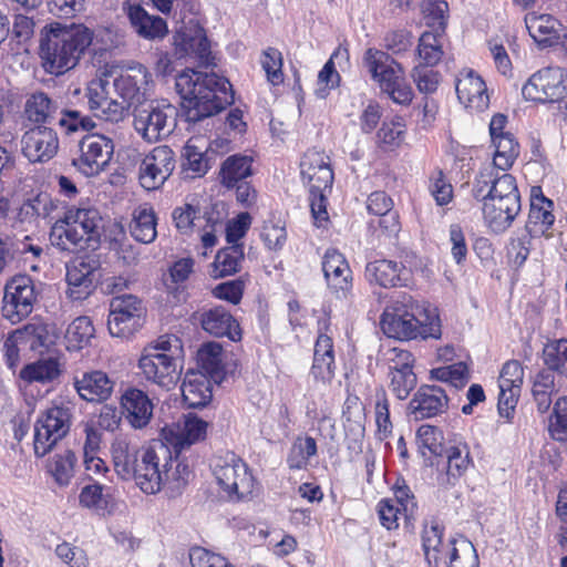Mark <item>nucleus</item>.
I'll use <instances>...</instances> for the list:
<instances>
[{"mask_svg": "<svg viewBox=\"0 0 567 567\" xmlns=\"http://www.w3.org/2000/svg\"><path fill=\"white\" fill-rule=\"evenodd\" d=\"M59 365L55 360L49 359L27 364L20 371V378L29 383L50 382L59 375Z\"/></svg>", "mask_w": 567, "mask_h": 567, "instance_id": "obj_52", "label": "nucleus"}, {"mask_svg": "<svg viewBox=\"0 0 567 567\" xmlns=\"http://www.w3.org/2000/svg\"><path fill=\"white\" fill-rule=\"evenodd\" d=\"M372 80L380 86L381 93L400 105H409L413 99L411 83L399 73H371Z\"/></svg>", "mask_w": 567, "mask_h": 567, "instance_id": "obj_33", "label": "nucleus"}, {"mask_svg": "<svg viewBox=\"0 0 567 567\" xmlns=\"http://www.w3.org/2000/svg\"><path fill=\"white\" fill-rule=\"evenodd\" d=\"M174 47L177 59L192 56L202 68L218 66V59L212 52L205 30L200 27L177 31L174 35Z\"/></svg>", "mask_w": 567, "mask_h": 567, "instance_id": "obj_15", "label": "nucleus"}, {"mask_svg": "<svg viewBox=\"0 0 567 567\" xmlns=\"http://www.w3.org/2000/svg\"><path fill=\"white\" fill-rule=\"evenodd\" d=\"M157 217L152 206H138L130 223V234L138 243L151 244L156 239Z\"/></svg>", "mask_w": 567, "mask_h": 567, "instance_id": "obj_37", "label": "nucleus"}, {"mask_svg": "<svg viewBox=\"0 0 567 567\" xmlns=\"http://www.w3.org/2000/svg\"><path fill=\"white\" fill-rule=\"evenodd\" d=\"M38 293L30 276L20 275L9 280L4 287L2 316L11 323L27 318L33 310Z\"/></svg>", "mask_w": 567, "mask_h": 567, "instance_id": "obj_11", "label": "nucleus"}, {"mask_svg": "<svg viewBox=\"0 0 567 567\" xmlns=\"http://www.w3.org/2000/svg\"><path fill=\"white\" fill-rule=\"evenodd\" d=\"M525 24L529 35L540 47H551L560 39V23L550 14L530 12L525 17Z\"/></svg>", "mask_w": 567, "mask_h": 567, "instance_id": "obj_29", "label": "nucleus"}, {"mask_svg": "<svg viewBox=\"0 0 567 567\" xmlns=\"http://www.w3.org/2000/svg\"><path fill=\"white\" fill-rule=\"evenodd\" d=\"M76 456L73 451L65 450L61 454H55L49 465V471L60 485L68 484L73 476Z\"/></svg>", "mask_w": 567, "mask_h": 567, "instance_id": "obj_55", "label": "nucleus"}, {"mask_svg": "<svg viewBox=\"0 0 567 567\" xmlns=\"http://www.w3.org/2000/svg\"><path fill=\"white\" fill-rule=\"evenodd\" d=\"M404 134L402 118L384 122L377 133L378 143L384 148H393L401 144Z\"/></svg>", "mask_w": 567, "mask_h": 567, "instance_id": "obj_60", "label": "nucleus"}, {"mask_svg": "<svg viewBox=\"0 0 567 567\" xmlns=\"http://www.w3.org/2000/svg\"><path fill=\"white\" fill-rule=\"evenodd\" d=\"M441 34H435L433 32L422 33L417 47V56L420 62L419 65L414 68V71L420 66L432 68L441 60L443 52L439 40Z\"/></svg>", "mask_w": 567, "mask_h": 567, "instance_id": "obj_50", "label": "nucleus"}, {"mask_svg": "<svg viewBox=\"0 0 567 567\" xmlns=\"http://www.w3.org/2000/svg\"><path fill=\"white\" fill-rule=\"evenodd\" d=\"M496 168L495 166L488 165L482 168L475 177L472 195L476 200L482 202L483 205L491 198L492 193H489V188L494 184L497 172Z\"/></svg>", "mask_w": 567, "mask_h": 567, "instance_id": "obj_61", "label": "nucleus"}, {"mask_svg": "<svg viewBox=\"0 0 567 567\" xmlns=\"http://www.w3.org/2000/svg\"><path fill=\"white\" fill-rule=\"evenodd\" d=\"M252 175V157L243 154L228 156L219 171L220 184L230 189Z\"/></svg>", "mask_w": 567, "mask_h": 567, "instance_id": "obj_36", "label": "nucleus"}, {"mask_svg": "<svg viewBox=\"0 0 567 567\" xmlns=\"http://www.w3.org/2000/svg\"><path fill=\"white\" fill-rule=\"evenodd\" d=\"M59 125L66 135L89 133L95 127L94 121L82 115L80 111L68 110L59 120ZM81 155L73 159L83 174L93 176L103 171L112 158L114 152L113 141L102 134H85L80 140Z\"/></svg>", "mask_w": 567, "mask_h": 567, "instance_id": "obj_6", "label": "nucleus"}, {"mask_svg": "<svg viewBox=\"0 0 567 567\" xmlns=\"http://www.w3.org/2000/svg\"><path fill=\"white\" fill-rule=\"evenodd\" d=\"M442 432L433 425L423 424L416 431V444L422 456H441L445 452Z\"/></svg>", "mask_w": 567, "mask_h": 567, "instance_id": "obj_47", "label": "nucleus"}, {"mask_svg": "<svg viewBox=\"0 0 567 567\" xmlns=\"http://www.w3.org/2000/svg\"><path fill=\"white\" fill-rule=\"evenodd\" d=\"M74 388L80 398L91 403H103L109 400L114 390V381L103 371L83 372L74 378Z\"/></svg>", "mask_w": 567, "mask_h": 567, "instance_id": "obj_24", "label": "nucleus"}, {"mask_svg": "<svg viewBox=\"0 0 567 567\" xmlns=\"http://www.w3.org/2000/svg\"><path fill=\"white\" fill-rule=\"evenodd\" d=\"M127 14L136 33L145 39L163 38L168 31L164 19L148 14L141 6H131Z\"/></svg>", "mask_w": 567, "mask_h": 567, "instance_id": "obj_35", "label": "nucleus"}, {"mask_svg": "<svg viewBox=\"0 0 567 567\" xmlns=\"http://www.w3.org/2000/svg\"><path fill=\"white\" fill-rule=\"evenodd\" d=\"M301 176L308 184L309 194L330 193L333 183V172L317 152L305 154L301 163Z\"/></svg>", "mask_w": 567, "mask_h": 567, "instance_id": "obj_23", "label": "nucleus"}, {"mask_svg": "<svg viewBox=\"0 0 567 567\" xmlns=\"http://www.w3.org/2000/svg\"><path fill=\"white\" fill-rule=\"evenodd\" d=\"M102 277L100 256L86 254L66 264L65 280L68 296L72 300L86 299L96 288Z\"/></svg>", "mask_w": 567, "mask_h": 567, "instance_id": "obj_10", "label": "nucleus"}, {"mask_svg": "<svg viewBox=\"0 0 567 567\" xmlns=\"http://www.w3.org/2000/svg\"><path fill=\"white\" fill-rule=\"evenodd\" d=\"M138 368L147 381L169 390L179 379L182 365L173 353H159L154 348H144Z\"/></svg>", "mask_w": 567, "mask_h": 567, "instance_id": "obj_12", "label": "nucleus"}, {"mask_svg": "<svg viewBox=\"0 0 567 567\" xmlns=\"http://www.w3.org/2000/svg\"><path fill=\"white\" fill-rule=\"evenodd\" d=\"M175 89L188 123L212 117L235 101L231 83L219 73H176Z\"/></svg>", "mask_w": 567, "mask_h": 567, "instance_id": "obj_1", "label": "nucleus"}, {"mask_svg": "<svg viewBox=\"0 0 567 567\" xmlns=\"http://www.w3.org/2000/svg\"><path fill=\"white\" fill-rule=\"evenodd\" d=\"M208 423L196 415L188 414L185 416L184 425L181 429L173 447L186 450L190 445L202 441L206 436Z\"/></svg>", "mask_w": 567, "mask_h": 567, "instance_id": "obj_45", "label": "nucleus"}, {"mask_svg": "<svg viewBox=\"0 0 567 567\" xmlns=\"http://www.w3.org/2000/svg\"><path fill=\"white\" fill-rule=\"evenodd\" d=\"M146 309L133 295L113 297L110 302L107 328L113 337L130 338L145 321Z\"/></svg>", "mask_w": 567, "mask_h": 567, "instance_id": "obj_9", "label": "nucleus"}, {"mask_svg": "<svg viewBox=\"0 0 567 567\" xmlns=\"http://www.w3.org/2000/svg\"><path fill=\"white\" fill-rule=\"evenodd\" d=\"M22 153L32 163L50 161L59 150V138L54 130L38 125L27 131L21 140Z\"/></svg>", "mask_w": 567, "mask_h": 567, "instance_id": "obj_18", "label": "nucleus"}, {"mask_svg": "<svg viewBox=\"0 0 567 567\" xmlns=\"http://www.w3.org/2000/svg\"><path fill=\"white\" fill-rule=\"evenodd\" d=\"M214 144L212 143L203 150L192 138L184 146L183 169L187 173L192 172V175H189L192 178L204 176L214 164L216 154Z\"/></svg>", "mask_w": 567, "mask_h": 567, "instance_id": "obj_34", "label": "nucleus"}, {"mask_svg": "<svg viewBox=\"0 0 567 567\" xmlns=\"http://www.w3.org/2000/svg\"><path fill=\"white\" fill-rule=\"evenodd\" d=\"M317 442L311 436L297 437L287 457L291 470L306 468L309 460L317 454Z\"/></svg>", "mask_w": 567, "mask_h": 567, "instance_id": "obj_51", "label": "nucleus"}, {"mask_svg": "<svg viewBox=\"0 0 567 567\" xmlns=\"http://www.w3.org/2000/svg\"><path fill=\"white\" fill-rule=\"evenodd\" d=\"M189 561L192 567H235L220 554L199 546L190 548Z\"/></svg>", "mask_w": 567, "mask_h": 567, "instance_id": "obj_58", "label": "nucleus"}, {"mask_svg": "<svg viewBox=\"0 0 567 567\" xmlns=\"http://www.w3.org/2000/svg\"><path fill=\"white\" fill-rule=\"evenodd\" d=\"M244 256V245H230L220 249L214 261L215 277H227L237 272Z\"/></svg>", "mask_w": 567, "mask_h": 567, "instance_id": "obj_44", "label": "nucleus"}, {"mask_svg": "<svg viewBox=\"0 0 567 567\" xmlns=\"http://www.w3.org/2000/svg\"><path fill=\"white\" fill-rule=\"evenodd\" d=\"M184 403L190 409L206 406L213 398L209 379L202 373L186 374L182 384Z\"/></svg>", "mask_w": 567, "mask_h": 567, "instance_id": "obj_32", "label": "nucleus"}, {"mask_svg": "<svg viewBox=\"0 0 567 567\" xmlns=\"http://www.w3.org/2000/svg\"><path fill=\"white\" fill-rule=\"evenodd\" d=\"M112 461L116 474L124 481L134 480L146 494L158 492L161 476L158 461L168 454V446L163 442L138 450L125 439H116L111 446Z\"/></svg>", "mask_w": 567, "mask_h": 567, "instance_id": "obj_3", "label": "nucleus"}, {"mask_svg": "<svg viewBox=\"0 0 567 567\" xmlns=\"http://www.w3.org/2000/svg\"><path fill=\"white\" fill-rule=\"evenodd\" d=\"M199 321L202 328L215 337H227L231 341H239L241 339L239 323L223 306L204 310L200 313Z\"/></svg>", "mask_w": 567, "mask_h": 567, "instance_id": "obj_27", "label": "nucleus"}, {"mask_svg": "<svg viewBox=\"0 0 567 567\" xmlns=\"http://www.w3.org/2000/svg\"><path fill=\"white\" fill-rule=\"evenodd\" d=\"M58 207L47 192H39L25 198L18 212V220L23 224L35 223L39 218H48Z\"/></svg>", "mask_w": 567, "mask_h": 567, "instance_id": "obj_38", "label": "nucleus"}, {"mask_svg": "<svg viewBox=\"0 0 567 567\" xmlns=\"http://www.w3.org/2000/svg\"><path fill=\"white\" fill-rule=\"evenodd\" d=\"M134 128L148 143L167 137L175 127L176 109L155 101L144 102L133 110Z\"/></svg>", "mask_w": 567, "mask_h": 567, "instance_id": "obj_8", "label": "nucleus"}, {"mask_svg": "<svg viewBox=\"0 0 567 567\" xmlns=\"http://www.w3.org/2000/svg\"><path fill=\"white\" fill-rule=\"evenodd\" d=\"M95 329L89 317L81 316L75 318L66 330V338L70 342H75L82 348L93 338Z\"/></svg>", "mask_w": 567, "mask_h": 567, "instance_id": "obj_59", "label": "nucleus"}, {"mask_svg": "<svg viewBox=\"0 0 567 567\" xmlns=\"http://www.w3.org/2000/svg\"><path fill=\"white\" fill-rule=\"evenodd\" d=\"M520 209V196L488 198L482 207L484 219L494 233L507 230Z\"/></svg>", "mask_w": 567, "mask_h": 567, "instance_id": "obj_20", "label": "nucleus"}, {"mask_svg": "<svg viewBox=\"0 0 567 567\" xmlns=\"http://www.w3.org/2000/svg\"><path fill=\"white\" fill-rule=\"evenodd\" d=\"M113 84L117 94L123 99L127 107H136L145 102L143 83H138L135 76L130 73H120L114 78Z\"/></svg>", "mask_w": 567, "mask_h": 567, "instance_id": "obj_43", "label": "nucleus"}, {"mask_svg": "<svg viewBox=\"0 0 567 567\" xmlns=\"http://www.w3.org/2000/svg\"><path fill=\"white\" fill-rule=\"evenodd\" d=\"M158 474L161 482L158 484V492L162 487L168 486L172 492L179 493L185 487V480L179 476L173 465V452L168 449V454L164 457L161 456L158 461Z\"/></svg>", "mask_w": 567, "mask_h": 567, "instance_id": "obj_53", "label": "nucleus"}, {"mask_svg": "<svg viewBox=\"0 0 567 567\" xmlns=\"http://www.w3.org/2000/svg\"><path fill=\"white\" fill-rule=\"evenodd\" d=\"M363 64L368 71H402V66L386 52L369 48L364 52Z\"/></svg>", "mask_w": 567, "mask_h": 567, "instance_id": "obj_56", "label": "nucleus"}, {"mask_svg": "<svg viewBox=\"0 0 567 567\" xmlns=\"http://www.w3.org/2000/svg\"><path fill=\"white\" fill-rule=\"evenodd\" d=\"M322 271L328 287L338 296L346 297L352 287V271L344 256L334 248L327 249Z\"/></svg>", "mask_w": 567, "mask_h": 567, "instance_id": "obj_22", "label": "nucleus"}, {"mask_svg": "<svg viewBox=\"0 0 567 567\" xmlns=\"http://www.w3.org/2000/svg\"><path fill=\"white\" fill-rule=\"evenodd\" d=\"M554 202L547 198L540 186H533L529 195V212L525 233L529 238L553 237L550 229L555 223Z\"/></svg>", "mask_w": 567, "mask_h": 567, "instance_id": "obj_16", "label": "nucleus"}, {"mask_svg": "<svg viewBox=\"0 0 567 567\" xmlns=\"http://www.w3.org/2000/svg\"><path fill=\"white\" fill-rule=\"evenodd\" d=\"M73 408L70 404H54L47 409L34 424V454L45 456L70 432Z\"/></svg>", "mask_w": 567, "mask_h": 567, "instance_id": "obj_7", "label": "nucleus"}, {"mask_svg": "<svg viewBox=\"0 0 567 567\" xmlns=\"http://www.w3.org/2000/svg\"><path fill=\"white\" fill-rule=\"evenodd\" d=\"M334 351L332 339L319 334L315 344L313 362L310 374L316 382L329 383L334 377Z\"/></svg>", "mask_w": 567, "mask_h": 567, "instance_id": "obj_28", "label": "nucleus"}, {"mask_svg": "<svg viewBox=\"0 0 567 567\" xmlns=\"http://www.w3.org/2000/svg\"><path fill=\"white\" fill-rule=\"evenodd\" d=\"M421 8L424 22L431 28L430 32L442 35L446 27L447 2L445 0H423Z\"/></svg>", "mask_w": 567, "mask_h": 567, "instance_id": "obj_48", "label": "nucleus"}, {"mask_svg": "<svg viewBox=\"0 0 567 567\" xmlns=\"http://www.w3.org/2000/svg\"><path fill=\"white\" fill-rule=\"evenodd\" d=\"M447 466L444 473L439 474L437 483L441 486H454L457 480L467 471L472 460L467 444H458L445 449Z\"/></svg>", "mask_w": 567, "mask_h": 567, "instance_id": "obj_31", "label": "nucleus"}, {"mask_svg": "<svg viewBox=\"0 0 567 567\" xmlns=\"http://www.w3.org/2000/svg\"><path fill=\"white\" fill-rule=\"evenodd\" d=\"M40 42V56L43 66L63 71L73 70L80 59L86 54L92 42V33L83 25L51 23L45 27Z\"/></svg>", "mask_w": 567, "mask_h": 567, "instance_id": "obj_5", "label": "nucleus"}, {"mask_svg": "<svg viewBox=\"0 0 567 567\" xmlns=\"http://www.w3.org/2000/svg\"><path fill=\"white\" fill-rule=\"evenodd\" d=\"M120 405L121 415L133 429L142 430L151 423L154 404L143 390L128 386L121 394Z\"/></svg>", "mask_w": 567, "mask_h": 567, "instance_id": "obj_19", "label": "nucleus"}, {"mask_svg": "<svg viewBox=\"0 0 567 567\" xmlns=\"http://www.w3.org/2000/svg\"><path fill=\"white\" fill-rule=\"evenodd\" d=\"M495 146L493 166L506 171L508 169L519 154V145L512 134L499 136L492 140Z\"/></svg>", "mask_w": 567, "mask_h": 567, "instance_id": "obj_49", "label": "nucleus"}, {"mask_svg": "<svg viewBox=\"0 0 567 567\" xmlns=\"http://www.w3.org/2000/svg\"><path fill=\"white\" fill-rule=\"evenodd\" d=\"M543 361L547 371L567 377V339H558L547 342L543 349Z\"/></svg>", "mask_w": 567, "mask_h": 567, "instance_id": "obj_46", "label": "nucleus"}, {"mask_svg": "<svg viewBox=\"0 0 567 567\" xmlns=\"http://www.w3.org/2000/svg\"><path fill=\"white\" fill-rule=\"evenodd\" d=\"M251 224V216L244 212L237 217L228 220L226 225V240L230 245H241L238 243L248 231Z\"/></svg>", "mask_w": 567, "mask_h": 567, "instance_id": "obj_63", "label": "nucleus"}, {"mask_svg": "<svg viewBox=\"0 0 567 567\" xmlns=\"http://www.w3.org/2000/svg\"><path fill=\"white\" fill-rule=\"evenodd\" d=\"M364 275L370 284L393 288L408 286L410 274L402 262L379 259L367 264Z\"/></svg>", "mask_w": 567, "mask_h": 567, "instance_id": "obj_25", "label": "nucleus"}, {"mask_svg": "<svg viewBox=\"0 0 567 567\" xmlns=\"http://www.w3.org/2000/svg\"><path fill=\"white\" fill-rule=\"evenodd\" d=\"M447 567H478L480 559L474 545L465 537L447 544Z\"/></svg>", "mask_w": 567, "mask_h": 567, "instance_id": "obj_41", "label": "nucleus"}, {"mask_svg": "<svg viewBox=\"0 0 567 567\" xmlns=\"http://www.w3.org/2000/svg\"><path fill=\"white\" fill-rule=\"evenodd\" d=\"M522 93L530 101L557 102L567 95V73H533Z\"/></svg>", "mask_w": 567, "mask_h": 567, "instance_id": "obj_17", "label": "nucleus"}, {"mask_svg": "<svg viewBox=\"0 0 567 567\" xmlns=\"http://www.w3.org/2000/svg\"><path fill=\"white\" fill-rule=\"evenodd\" d=\"M13 339L30 350L42 354L54 343L49 326L41 320H32L12 332Z\"/></svg>", "mask_w": 567, "mask_h": 567, "instance_id": "obj_30", "label": "nucleus"}, {"mask_svg": "<svg viewBox=\"0 0 567 567\" xmlns=\"http://www.w3.org/2000/svg\"><path fill=\"white\" fill-rule=\"evenodd\" d=\"M390 390L399 400H405L416 386L417 378L413 371L394 370L389 372Z\"/></svg>", "mask_w": 567, "mask_h": 567, "instance_id": "obj_57", "label": "nucleus"}, {"mask_svg": "<svg viewBox=\"0 0 567 567\" xmlns=\"http://www.w3.org/2000/svg\"><path fill=\"white\" fill-rule=\"evenodd\" d=\"M443 532V526L435 518H432L424 524L422 532V546L429 565L434 564L437 566L440 554H443L444 551L447 554V545L444 546L442 543Z\"/></svg>", "mask_w": 567, "mask_h": 567, "instance_id": "obj_40", "label": "nucleus"}, {"mask_svg": "<svg viewBox=\"0 0 567 567\" xmlns=\"http://www.w3.org/2000/svg\"><path fill=\"white\" fill-rule=\"evenodd\" d=\"M457 99L466 107L484 111L488 107L487 86L480 73H460L455 80Z\"/></svg>", "mask_w": 567, "mask_h": 567, "instance_id": "obj_26", "label": "nucleus"}, {"mask_svg": "<svg viewBox=\"0 0 567 567\" xmlns=\"http://www.w3.org/2000/svg\"><path fill=\"white\" fill-rule=\"evenodd\" d=\"M449 398L437 385H421L409 403V414L414 420L434 417L447 409Z\"/></svg>", "mask_w": 567, "mask_h": 567, "instance_id": "obj_21", "label": "nucleus"}, {"mask_svg": "<svg viewBox=\"0 0 567 567\" xmlns=\"http://www.w3.org/2000/svg\"><path fill=\"white\" fill-rule=\"evenodd\" d=\"M214 475L218 485L229 495L238 499L252 493L254 478L247 465L235 454L225 460H218L214 465Z\"/></svg>", "mask_w": 567, "mask_h": 567, "instance_id": "obj_13", "label": "nucleus"}, {"mask_svg": "<svg viewBox=\"0 0 567 567\" xmlns=\"http://www.w3.org/2000/svg\"><path fill=\"white\" fill-rule=\"evenodd\" d=\"M245 289V280L241 278L228 280L218 284L213 293L216 298L226 300L233 305H238L243 298Z\"/></svg>", "mask_w": 567, "mask_h": 567, "instance_id": "obj_62", "label": "nucleus"}, {"mask_svg": "<svg viewBox=\"0 0 567 567\" xmlns=\"http://www.w3.org/2000/svg\"><path fill=\"white\" fill-rule=\"evenodd\" d=\"M56 556L69 567H86L87 559L83 549L62 543L55 548Z\"/></svg>", "mask_w": 567, "mask_h": 567, "instance_id": "obj_64", "label": "nucleus"}, {"mask_svg": "<svg viewBox=\"0 0 567 567\" xmlns=\"http://www.w3.org/2000/svg\"><path fill=\"white\" fill-rule=\"evenodd\" d=\"M548 435L567 451V396L558 398L548 415Z\"/></svg>", "mask_w": 567, "mask_h": 567, "instance_id": "obj_42", "label": "nucleus"}, {"mask_svg": "<svg viewBox=\"0 0 567 567\" xmlns=\"http://www.w3.org/2000/svg\"><path fill=\"white\" fill-rule=\"evenodd\" d=\"M52 107L50 97L43 92H38L27 100L24 113L31 122L45 123L51 114Z\"/></svg>", "mask_w": 567, "mask_h": 567, "instance_id": "obj_54", "label": "nucleus"}, {"mask_svg": "<svg viewBox=\"0 0 567 567\" xmlns=\"http://www.w3.org/2000/svg\"><path fill=\"white\" fill-rule=\"evenodd\" d=\"M103 228V218L96 208L72 206L52 225L49 239L61 251L96 250Z\"/></svg>", "mask_w": 567, "mask_h": 567, "instance_id": "obj_4", "label": "nucleus"}, {"mask_svg": "<svg viewBox=\"0 0 567 567\" xmlns=\"http://www.w3.org/2000/svg\"><path fill=\"white\" fill-rule=\"evenodd\" d=\"M174 152L166 145L155 147L138 167V181L146 190L158 189L175 169Z\"/></svg>", "mask_w": 567, "mask_h": 567, "instance_id": "obj_14", "label": "nucleus"}, {"mask_svg": "<svg viewBox=\"0 0 567 567\" xmlns=\"http://www.w3.org/2000/svg\"><path fill=\"white\" fill-rule=\"evenodd\" d=\"M223 347L217 342L204 343L197 352V361L205 375L216 383L224 379Z\"/></svg>", "mask_w": 567, "mask_h": 567, "instance_id": "obj_39", "label": "nucleus"}, {"mask_svg": "<svg viewBox=\"0 0 567 567\" xmlns=\"http://www.w3.org/2000/svg\"><path fill=\"white\" fill-rule=\"evenodd\" d=\"M381 328L389 338L412 340L440 339L441 322L436 308L406 292L395 293L381 316Z\"/></svg>", "mask_w": 567, "mask_h": 567, "instance_id": "obj_2", "label": "nucleus"}]
</instances>
